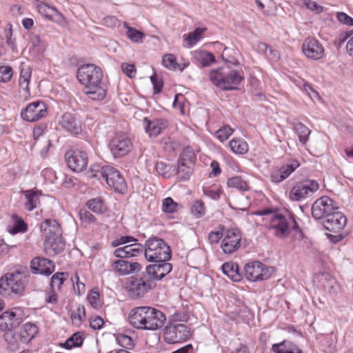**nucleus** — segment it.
Returning a JSON list of instances; mask_svg holds the SVG:
<instances>
[{"mask_svg":"<svg viewBox=\"0 0 353 353\" xmlns=\"http://www.w3.org/2000/svg\"><path fill=\"white\" fill-rule=\"evenodd\" d=\"M102 77L101 68L94 64L83 65L77 72V78L85 86V94L94 101L103 100L106 96V90L101 85Z\"/></svg>","mask_w":353,"mask_h":353,"instance_id":"obj_1","label":"nucleus"},{"mask_svg":"<svg viewBox=\"0 0 353 353\" xmlns=\"http://www.w3.org/2000/svg\"><path fill=\"white\" fill-rule=\"evenodd\" d=\"M130 324L136 329L157 330L165 322V315L159 310L150 306L132 309L128 316Z\"/></svg>","mask_w":353,"mask_h":353,"instance_id":"obj_2","label":"nucleus"},{"mask_svg":"<svg viewBox=\"0 0 353 353\" xmlns=\"http://www.w3.org/2000/svg\"><path fill=\"white\" fill-rule=\"evenodd\" d=\"M244 79L241 72L228 65L212 69L209 72V80L223 90H234Z\"/></svg>","mask_w":353,"mask_h":353,"instance_id":"obj_3","label":"nucleus"},{"mask_svg":"<svg viewBox=\"0 0 353 353\" xmlns=\"http://www.w3.org/2000/svg\"><path fill=\"white\" fill-rule=\"evenodd\" d=\"M145 257L150 262L169 261L172 256L170 248L160 238L152 237L145 241Z\"/></svg>","mask_w":353,"mask_h":353,"instance_id":"obj_4","label":"nucleus"},{"mask_svg":"<svg viewBox=\"0 0 353 353\" xmlns=\"http://www.w3.org/2000/svg\"><path fill=\"white\" fill-rule=\"evenodd\" d=\"M145 272L141 276H131L127 283L126 289L132 299L143 297L156 286V283L150 279Z\"/></svg>","mask_w":353,"mask_h":353,"instance_id":"obj_5","label":"nucleus"},{"mask_svg":"<svg viewBox=\"0 0 353 353\" xmlns=\"http://www.w3.org/2000/svg\"><path fill=\"white\" fill-rule=\"evenodd\" d=\"M270 228L274 230V234L279 238H285L290 230L301 232L293 215L288 216L282 214H273L270 219Z\"/></svg>","mask_w":353,"mask_h":353,"instance_id":"obj_6","label":"nucleus"},{"mask_svg":"<svg viewBox=\"0 0 353 353\" xmlns=\"http://www.w3.org/2000/svg\"><path fill=\"white\" fill-rule=\"evenodd\" d=\"M27 282V273L24 271L16 270L7 273L0 279V292L10 290L14 294H21Z\"/></svg>","mask_w":353,"mask_h":353,"instance_id":"obj_7","label":"nucleus"},{"mask_svg":"<svg viewBox=\"0 0 353 353\" xmlns=\"http://www.w3.org/2000/svg\"><path fill=\"white\" fill-rule=\"evenodd\" d=\"M319 189L315 180H304L296 183L290 190L289 199L292 201H300L312 196Z\"/></svg>","mask_w":353,"mask_h":353,"instance_id":"obj_8","label":"nucleus"},{"mask_svg":"<svg viewBox=\"0 0 353 353\" xmlns=\"http://www.w3.org/2000/svg\"><path fill=\"white\" fill-rule=\"evenodd\" d=\"M272 273V268L257 261L249 262L244 267L245 278L252 282L266 280L271 276Z\"/></svg>","mask_w":353,"mask_h":353,"instance_id":"obj_9","label":"nucleus"},{"mask_svg":"<svg viewBox=\"0 0 353 353\" xmlns=\"http://www.w3.org/2000/svg\"><path fill=\"white\" fill-rule=\"evenodd\" d=\"M94 176H101L107 184L116 192H122L125 188V182L123 177L119 172L110 165H106L101 168L98 174H95Z\"/></svg>","mask_w":353,"mask_h":353,"instance_id":"obj_10","label":"nucleus"},{"mask_svg":"<svg viewBox=\"0 0 353 353\" xmlns=\"http://www.w3.org/2000/svg\"><path fill=\"white\" fill-rule=\"evenodd\" d=\"M109 148L114 158L127 155L132 148L130 139L125 134H117L110 141Z\"/></svg>","mask_w":353,"mask_h":353,"instance_id":"obj_11","label":"nucleus"},{"mask_svg":"<svg viewBox=\"0 0 353 353\" xmlns=\"http://www.w3.org/2000/svg\"><path fill=\"white\" fill-rule=\"evenodd\" d=\"M338 210L335 202L327 196L316 199L312 206V215L315 219H325Z\"/></svg>","mask_w":353,"mask_h":353,"instance_id":"obj_12","label":"nucleus"},{"mask_svg":"<svg viewBox=\"0 0 353 353\" xmlns=\"http://www.w3.org/2000/svg\"><path fill=\"white\" fill-rule=\"evenodd\" d=\"M190 336V328L185 325L181 323L167 326L164 332L165 341L170 344L185 341Z\"/></svg>","mask_w":353,"mask_h":353,"instance_id":"obj_13","label":"nucleus"},{"mask_svg":"<svg viewBox=\"0 0 353 353\" xmlns=\"http://www.w3.org/2000/svg\"><path fill=\"white\" fill-rule=\"evenodd\" d=\"M68 167L73 172H80L88 165V155L81 150H70L65 154Z\"/></svg>","mask_w":353,"mask_h":353,"instance_id":"obj_14","label":"nucleus"},{"mask_svg":"<svg viewBox=\"0 0 353 353\" xmlns=\"http://www.w3.org/2000/svg\"><path fill=\"white\" fill-rule=\"evenodd\" d=\"M46 114V105L43 102L39 101L28 104L21 113L22 119L28 122L38 121L45 117Z\"/></svg>","mask_w":353,"mask_h":353,"instance_id":"obj_15","label":"nucleus"},{"mask_svg":"<svg viewBox=\"0 0 353 353\" xmlns=\"http://www.w3.org/2000/svg\"><path fill=\"white\" fill-rule=\"evenodd\" d=\"M23 317L21 308L15 307L10 311H5L0 315V329L1 330H11L18 327Z\"/></svg>","mask_w":353,"mask_h":353,"instance_id":"obj_16","label":"nucleus"},{"mask_svg":"<svg viewBox=\"0 0 353 353\" xmlns=\"http://www.w3.org/2000/svg\"><path fill=\"white\" fill-rule=\"evenodd\" d=\"M168 261L159 260L154 261V264L146 267L145 273L150 276V279L155 281H159L168 274L172 270L171 263Z\"/></svg>","mask_w":353,"mask_h":353,"instance_id":"obj_17","label":"nucleus"},{"mask_svg":"<svg viewBox=\"0 0 353 353\" xmlns=\"http://www.w3.org/2000/svg\"><path fill=\"white\" fill-rule=\"evenodd\" d=\"M347 223L346 216L338 210H334L331 214L323 221L324 228L332 232L341 231Z\"/></svg>","mask_w":353,"mask_h":353,"instance_id":"obj_18","label":"nucleus"},{"mask_svg":"<svg viewBox=\"0 0 353 353\" xmlns=\"http://www.w3.org/2000/svg\"><path fill=\"white\" fill-rule=\"evenodd\" d=\"M302 50L308 59L313 60H319L324 54L323 46L314 38H307L302 45Z\"/></svg>","mask_w":353,"mask_h":353,"instance_id":"obj_19","label":"nucleus"},{"mask_svg":"<svg viewBox=\"0 0 353 353\" xmlns=\"http://www.w3.org/2000/svg\"><path fill=\"white\" fill-rule=\"evenodd\" d=\"M241 239L240 232L238 230H229L221 243L223 252L232 254L237 250L240 247Z\"/></svg>","mask_w":353,"mask_h":353,"instance_id":"obj_20","label":"nucleus"},{"mask_svg":"<svg viewBox=\"0 0 353 353\" xmlns=\"http://www.w3.org/2000/svg\"><path fill=\"white\" fill-rule=\"evenodd\" d=\"M46 253L50 256L61 253L65 248V241L61 235L45 237L43 243Z\"/></svg>","mask_w":353,"mask_h":353,"instance_id":"obj_21","label":"nucleus"},{"mask_svg":"<svg viewBox=\"0 0 353 353\" xmlns=\"http://www.w3.org/2000/svg\"><path fill=\"white\" fill-rule=\"evenodd\" d=\"M112 270L121 276L138 272L141 270V265L137 262H130L123 259L117 260L112 263Z\"/></svg>","mask_w":353,"mask_h":353,"instance_id":"obj_22","label":"nucleus"},{"mask_svg":"<svg viewBox=\"0 0 353 353\" xmlns=\"http://www.w3.org/2000/svg\"><path fill=\"white\" fill-rule=\"evenodd\" d=\"M143 125L145 132L152 138L157 137L167 128L168 121L162 119L150 120L145 117L143 120Z\"/></svg>","mask_w":353,"mask_h":353,"instance_id":"obj_23","label":"nucleus"},{"mask_svg":"<svg viewBox=\"0 0 353 353\" xmlns=\"http://www.w3.org/2000/svg\"><path fill=\"white\" fill-rule=\"evenodd\" d=\"M31 268L34 273L46 276L50 275L54 270V262L43 257H35L31 261Z\"/></svg>","mask_w":353,"mask_h":353,"instance_id":"obj_24","label":"nucleus"},{"mask_svg":"<svg viewBox=\"0 0 353 353\" xmlns=\"http://www.w3.org/2000/svg\"><path fill=\"white\" fill-rule=\"evenodd\" d=\"M59 125L68 132L78 134L81 132V123L75 116L70 112L64 113L59 122Z\"/></svg>","mask_w":353,"mask_h":353,"instance_id":"obj_25","label":"nucleus"},{"mask_svg":"<svg viewBox=\"0 0 353 353\" xmlns=\"http://www.w3.org/2000/svg\"><path fill=\"white\" fill-rule=\"evenodd\" d=\"M143 249L144 246L142 244L134 243L117 248L114 252V255L120 259L136 256L141 254Z\"/></svg>","mask_w":353,"mask_h":353,"instance_id":"obj_26","label":"nucleus"},{"mask_svg":"<svg viewBox=\"0 0 353 353\" xmlns=\"http://www.w3.org/2000/svg\"><path fill=\"white\" fill-rule=\"evenodd\" d=\"M37 8L41 14L50 20L59 23H62L65 21V17L61 12L55 8L51 7L46 3H39Z\"/></svg>","mask_w":353,"mask_h":353,"instance_id":"obj_27","label":"nucleus"},{"mask_svg":"<svg viewBox=\"0 0 353 353\" xmlns=\"http://www.w3.org/2000/svg\"><path fill=\"white\" fill-rule=\"evenodd\" d=\"M40 230L45 234L46 237L62 234L61 226L54 219H46L41 223Z\"/></svg>","mask_w":353,"mask_h":353,"instance_id":"obj_28","label":"nucleus"},{"mask_svg":"<svg viewBox=\"0 0 353 353\" xmlns=\"http://www.w3.org/2000/svg\"><path fill=\"white\" fill-rule=\"evenodd\" d=\"M22 194L26 199V201L24 203L26 210L29 212L32 211L39 203L41 192L40 190H23Z\"/></svg>","mask_w":353,"mask_h":353,"instance_id":"obj_29","label":"nucleus"},{"mask_svg":"<svg viewBox=\"0 0 353 353\" xmlns=\"http://www.w3.org/2000/svg\"><path fill=\"white\" fill-rule=\"evenodd\" d=\"M192 165L193 161L191 159V157L188 161L183 155L181 157L178 166V175L181 181H185L190 179L193 172Z\"/></svg>","mask_w":353,"mask_h":353,"instance_id":"obj_30","label":"nucleus"},{"mask_svg":"<svg viewBox=\"0 0 353 353\" xmlns=\"http://www.w3.org/2000/svg\"><path fill=\"white\" fill-rule=\"evenodd\" d=\"M38 332V328L35 324L27 323L24 324L19 332L20 340L22 343H26L30 341Z\"/></svg>","mask_w":353,"mask_h":353,"instance_id":"obj_31","label":"nucleus"},{"mask_svg":"<svg viewBox=\"0 0 353 353\" xmlns=\"http://www.w3.org/2000/svg\"><path fill=\"white\" fill-rule=\"evenodd\" d=\"M222 271L224 274L228 276L231 280L235 282L241 280V275L239 273V267L237 263L233 262H227L223 264Z\"/></svg>","mask_w":353,"mask_h":353,"instance_id":"obj_32","label":"nucleus"},{"mask_svg":"<svg viewBox=\"0 0 353 353\" xmlns=\"http://www.w3.org/2000/svg\"><path fill=\"white\" fill-rule=\"evenodd\" d=\"M272 350L276 353H302L296 345L288 341L272 345Z\"/></svg>","mask_w":353,"mask_h":353,"instance_id":"obj_33","label":"nucleus"},{"mask_svg":"<svg viewBox=\"0 0 353 353\" xmlns=\"http://www.w3.org/2000/svg\"><path fill=\"white\" fill-rule=\"evenodd\" d=\"M194 59L202 67H208L216 61L215 57L212 53L203 50L196 51Z\"/></svg>","mask_w":353,"mask_h":353,"instance_id":"obj_34","label":"nucleus"},{"mask_svg":"<svg viewBox=\"0 0 353 353\" xmlns=\"http://www.w3.org/2000/svg\"><path fill=\"white\" fill-rule=\"evenodd\" d=\"M83 334L80 332L74 333L69 337L65 343H60V346L67 350H70L73 347H79L83 343Z\"/></svg>","mask_w":353,"mask_h":353,"instance_id":"obj_35","label":"nucleus"},{"mask_svg":"<svg viewBox=\"0 0 353 353\" xmlns=\"http://www.w3.org/2000/svg\"><path fill=\"white\" fill-rule=\"evenodd\" d=\"M86 205L89 210L96 214H102L106 210L104 201L101 197L89 199L86 203Z\"/></svg>","mask_w":353,"mask_h":353,"instance_id":"obj_36","label":"nucleus"},{"mask_svg":"<svg viewBox=\"0 0 353 353\" xmlns=\"http://www.w3.org/2000/svg\"><path fill=\"white\" fill-rule=\"evenodd\" d=\"M232 151L236 154H243L248 152V145L247 143L240 139H233L229 143Z\"/></svg>","mask_w":353,"mask_h":353,"instance_id":"obj_37","label":"nucleus"},{"mask_svg":"<svg viewBox=\"0 0 353 353\" xmlns=\"http://www.w3.org/2000/svg\"><path fill=\"white\" fill-rule=\"evenodd\" d=\"M323 286L324 290L331 295L336 294L339 290V285L336 280L330 274L325 276V281L323 283Z\"/></svg>","mask_w":353,"mask_h":353,"instance_id":"obj_38","label":"nucleus"},{"mask_svg":"<svg viewBox=\"0 0 353 353\" xmlns=\"http://www.w3.org/2000/svg\"><path fill=\"white\" fill-rule=\"evenodd\" d=\"M294 129L298 134L301 143L305 144L309 139L310 130L302 123H297L294 125Z\"/></svg>","mask_w":353,"mask_h":353,"instance_id":"obj_39","label":"nucleus"},{"mask_svg":"<svg viewBox=\"0 0 353 353\" xmlns=\"http://www.w3.org/2000/svg\"><path fill=\"white\" fill-rule=\"evenodd\" d=\"M31 76V72L29 68H22L20 72V77L19 80V88L29 93V81Z\"/></svg>","mask_w":353,"mask_h":353,"instance_id":"obj_40","label":"nucleus"},{"mask_svg":"<svg viewBox=\"0 0 353 353\" xmlns=\"http://www.w3.org/2000/svg\"><path fill=\"white\" fill-rule=\"evenodd\" d=\"M228 187L236 188L241 191H247L249 190L248 183L243 180L240 176H234L228 180L227 183Z\"/></svg>","mask_w":353,"mask_h":353,"instance_id":"obj_41","label":"nucleus"},{"mask_svg":"<svg viewBox=\"0 0 353 353\" xmlns=\"http://www.w3.org/2000/svg\"><path fill=\"white\" fill-rule=\"evenodd\" d=\"M205 30L206 28H197L194 31L187 34L185 40L188 42L189 47L195 45L201 39L202 34Z\"/></svg>","mask_w":353,"mask_h":353,"instance_id":"obj_42","label":"nucleus"},{"mask_svg":"<svg viewBox=\"0 0 353 353\" xmlns=\"http://www.w3.org/2000/svg\"><path fill=\"white\" fill-rule=\"evenodd\" d=\"M191 213L196 219L202 217L205 214V205L201 200H196L192 202Z\"/></svg>","mask_w":353,"mask_h":353,"instance_id":"obj_43","label":"nucleus"},{"mask_svg":"<svg viewBox=\"0 0 353 353\" xmlns=\"http://www.w3.org/2000/svg\"><path fill=\"white\" fill-rule=\"evenodd\" d=\"M85 317V307L82 305H79L77 310L72 312L70 314V318L74 325H80Z\"/></svg>","mask_w":353,"mask_h":353,"instance_id":"obj_44","label":"nucleus"},{"mask_svg":"<svg viewBox=\"0 0 353 353\" xmlns=\"http://www.w3.org/2000/svg\"><path fill=\"white\" fill-rule=\"evenodd\" d=\"M300 165L297 160H292L290 163L283 165L279 170L284 179H287Z\"/></svg>","mask_w":353,"mask_h":353,"instance_id":"obj_45","label":"nucleus"},{"mask_svg":"<svg viewBox=\"0 0 353 353\" xmlns=\"http://www.w3.org/2000/svg\"><path fill=\"white\" fill-rule=\"evenodd\" d=\"M127 37L134 43H142L144 33L131 27H126Z\"/></svg>","mask_w":353,"mask_h":353,"instance_id":"obj_46","label":"nucleus"},{"mask_svg":"<svg viewBox=\"0 0 353 353\" xmlns=\"http://www.w3.org/2000/svg\"><path fill=\"white\" fill-rule=\"evenodd\" d=\"M66 276H68V273L65 272H57L55 273L51 278L50 285L51 288L54 290L57 288L59 290L63 285V282L66 279Z\"/></svg>","mask_w":353,"mask_h":353,"instance_id":"obj_47","label":"nucleus"},{"mask_svg":"<svg viewBox=\"0 0 353 353\" xmlns=\"http://www.w3.org/2000/svg\"><path fill=\"white\" fill-rule=\"evenodd\" d=\"M179 204L174 201L171 197L163 200L162 210L165 213H174L177 211Z\"/></svg>","mask_w":353,"mask_h":353,"instance_id":"obj_48","label":"nucleus"},{"mask_svg":"<svg viewBox=\"0 0 353 353\" xmlns=\"http://www.w3.org/2000/svg\"><path fill=\"white\" fill-rule=\"evenodd\" d=\"M163 65L172 70H176L177 67L179 66V63L176 62V57L172 54H168L163 56L162 59Z\"/></svg>","mask_w":353,"mask_h":353,"instance_id":"obj_49","label":"nucleus"},{"mask_svg":"<svg viewBox=\"0 0 353 353\" xmlns=\"http://www.w3.org/2000/svg\"><path fill=\"white\" fill-rule=\"evenodd\" d=\"M155 168L157 173L164 178H169L171 176L172 166L170 165L160 161L157 162Z\"/></svg>","mask_w":353,"mask_h":353,"instance_id":"obj_50","label":"nucleus"},{"mask_svg":"<svg viewBox=\"0 0 353 353\" xmlns=\"http://www.w3.org/2000/svg\"><path fill=\"white\" fill-rule=\"evenodd\" d=\"M233 132V129L227 125L216 132V137L220 141L223 142L230 137Z\"/></svg>","mask_w":353,"mask_h":353,"instance_id":"obj_51","label":"nucleus"},{"mask_svg":"<svg viewBox=\"0 0 353 353\" xmlns=\"http://www.w3.org/2000/svg\"><path fill=\"white\" fill-rule=\"evenodd\" d=\"M13 219H14V224L12 232L18 233L25 232L27 230V225L21 217L14 215Z\"/></svg>","mask_w":353,"mask_h":353,"instance_id":"obj_52","label":"nucleus"},{"mask_svg":"<svg viewBox=\"0 0 353 353\" xmlns=\"http://www.w3.org/2000/svg\"><path fill=\"white\" fill-rule=\"evenodd\" d=\"M13 72L11 67L7 65H0V82H8L12 77Z\"/></svg>","mask_w":353,"mask_h":353,"instance_id":"obj_53","label":"nucleus"},{"mask_svg":"<svg viewBox=\"0 0 353 353\" xmlns=\"http://www.w3.org/2000/svg\"><path fill=\"white\" fill-rule=\"evenodd\" d=\"M79 216L81 221L86 223H94L96 221L95 217L86 209H81Z\"/></svg>","mask_w":353,"mask_h":353,"instance_id":"obj_54","label":"nucleus"},{"mask_svg":"<svg viewBox=\"0 0 353 353\" xmlns=\"http://www.w3.org/2000/svg\"><path fill=\"white\" fill-rule=\"evenodd\" d=\"M137 241V239H134V237L131 236H123L120 237L119 239H115L111 242V245L113 248H116L119 245L129 243L132 242H136Z\"/></svg>","mask_w":353,"mask_h":353,"instance_id":"obj_55","label":"nucleus"},{"mask_svg":"<svg viewBox=\"0 0 353 353\" xmlns=\"http://www.w3.org/2000/svg\"><path fill=\"white\" fill-rule=\"evenodd\" d=\"M118 341L119 344L125 348H130L134 345L132 338L125 334L119 335Z\"/></svg>","mask_w":353,"mask_h":353,"instance_id":"obj_56","label":"nucleus"},{"mask_svg":"<svg viewBox=\"0 0 353 353\" xmlns=\"http://www.w3.org/2000/svg\"><path fill=\"white\" fill-rule=\"evenodd\" d=\"M88 300L94 308L98 307L99 305V292L92 290L88 296Z\"/></svg>","mask_w":353,"mask_h":353,"instance_id":"obj_57","label":"nucleus"},{"mask_svg":"<svg viewBox=\"0 0 353 353\" xmlns=\"http://www.w3.org/2000/svg\"><path fill=\"white\" fill-rule=\"evenodd\" d=\"M123 72L130 78H133L136 75V68L134 65L123 63L121 65Z\"/></svg>","mask_w":353,"mask_h":353,"instance_id":"obj_58","label":"nucleus"},{"mask_svg":"<svg viewBox=\"0 0 353 353\" xmlns=\"http://www.w3.org/2000/svg\"><path fill=\"white\" fill-rule=\"evenodd\" d=\"M337 19L342 23L347 26H353V18L346 13L340 12L336 14Z\"/></svg>","mask_w":353,"mask_h":353,"instance_id":"obj_59","label":"nucleus"},{"mask_svg":"<svg viewBox=\"0 0 353 353\" xmlns=\"http://www.w3.org/2000/svg\"><path fill=\"white\" fill-rule=\"evenodd\" d=\"M305 5L309 10L315 12L319 14L323 12V8L321 6L319 5L315 1L311 0H307L305 1Z\"/></svg>","mask_w":353,"mask_h":353,"instance_id":"obj_60","label":"nucleus"},{"mask_svg":"<svg viewBox=\"0 0 353 353\" xmlns=\"http://www.w3.org/2000/svg\"><path fill=\"white\" fill-rule=\"evenodd\" d=\"M103 324V319L99 316H96L90 322V326L93 330H100Z\"/></svg>","mask_w":353,"mask_h":353,"instance_id":"obj_61","label":"nucleus"},{"mask_svg":"<svg viewBox=\"0 0 353 353\" xmlns=\"http://www.w3.org/2000/svg\"><path fill=\"white\" fill-rule=\"evenodd\" d=\"M75 279L77 283L76 285H74V290L77 295L81 296L85 291V285L84 283L79 282V278L77 275H76Z\"/></svg>","mask_w":353,"mask_h":353,"instance_id":"obj_62","label":"nucleus"},{"mask_svg":"<svg viewBox=\"0 0 353 353\" xmlns=\"http://www.w3.org/2000/svg\"><path fill=\"white\" fill-rule=\"evenodd\" d=\"M223 236L222 232L220 231H212L208 235V240L210 243H218L219 241Z\"/></svg>","mask_w":353,"mask_h":353,"instance_id":"obj_63","label":"nucleus"},{"mask_svg":"<svg viewBox=\"0 0 353 353\" xmlns=\"http://www.w3.org/2000/svg\"><path fill=\"white\" fill-rule=\"evenodd\" d=\"M150 80H151L153 87H154V93L155 94L159 93L163 87L162 82L157 79V77L156 75L151 76Z\"/></svg>","mask_w":353,"mask_h":353,"instance_id":"obj_64","label":"nucleus"}]
</instances>
